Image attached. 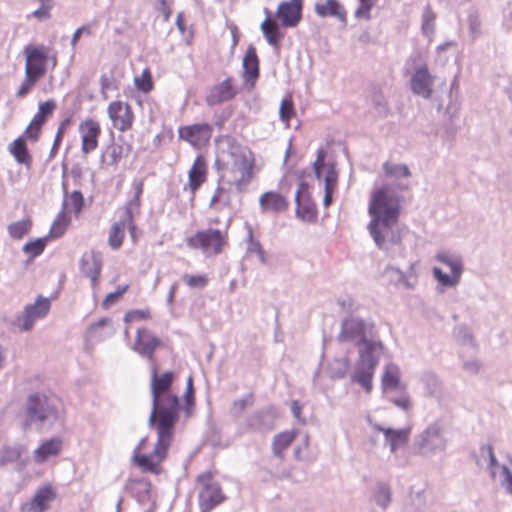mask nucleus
<instances>
[{"instance_id":"nucleus-1","label":"nucleus","mask_w":512,"mask_h":512,"mask_svg":"<svg viewBox=\"0 0 512 512\" xmlns=\"http://www.w3.org/2000/svg\"><path fill=\"white\" fill-rule=\"evenodd\" d=\"M373 323L358 317H347L341 323L338 341L359 347V359L351 375L352 382L360 384L367 393L372 390V378L383 352L382 342L375 339Z\"/></svg>"},{"instance_id":"nucleus-2","label":"nucleus","mask_w":512,"mask_h":512,"mask_svg":"<svg viewBox=\"0 0 512 512\" xmlns=\"http://www.w3.org/2000/svg\"><path fill=\"white\" fill-rule=\"evenodd\" d=\"M174 374L167 371L162 375L157 374V368L153 367L151 375L152 410L150 423L154 424L158 419L159 429L164 432L171 425H176L179 420V411L184 410L186 418L193 414L195 406L193 379L189 377L186 383V390L183 396L184 405L180 406L177 395L170 391Z\"/></svg>"},{"instance_id":"nucleus-3","label":"nucleus","mask_w":512,"mask_h":512,"mask_svg":"<svg viewBox=\"0 0 512 512\" xmlns=\"http://www.w3.org/2000/svg\"><path fill=\"white\" fill-rule=\"evenodd\" d=\"M368 213L371 216L368 230L378 248L388 250L389 244H400V198L390 187L383 186L372 193Z\"/></svg>"},{"instance_id":"nucleus-4","label":"nucleus","mask_w":512,"mask_h":512,"mask_svg":"<svg viewBox=\"0 0 512 512\" xmlns=\"http://www.w3.org/2000/svg\"><path fill=\"white\" fill-rule=\"evenodd\" d=\"M157 419L159 418L157 417ZM148 425L150 428L155 429L157 433V442L155 447L150 454H140V451L144 448L147 442V437L142 438L134 448L132 462L140 467L143 472L158 474L160 471V463L165 459L167 451L172 443L175 425H171L164 432L159 429L158 420H156L154 424H151L149 418Z\"/></svg>"},{"instance_id":"nucleus-5","label":"nucleus","mask_w":512,"mask_h":512,"mask_svg":"<svg viewBox=\"0 0 512 512\" xmlns=\"http://www.w3.org/2000/svg\"><path fill=\"white\" fill-rule=\"evenodd\" d=\"M218 170H233L253 173L255 159L253 153L230 136L218 140Z\"/></svg>"},{"instance_id":"nucleus-6","label":"nucleus","mask_w":512,"mask_h":512,"mask_svg":"<svg viewBox=\"0 0 512 512\" xmlns=\"http://www.w3.org/2000/svg\"><path fill=\"white\" fill-rule=\"evenodd\" d=\"M23 426L36 429H50L58 421L54 403L43 394L30 395L23 407Z\"/></svg>"},{"instance_id":"nucleus-7","label":"nucleus","mask_w":512,"mask_h":512,"mask_svg":"<svg viewBox=\"0 0 512 512\" xmlns=\"http://www.w3.org/2000/svg\"><path fill=\"white\" fill-rule=\"evenodd\" d=\"M446 434L447 427L442 421L436 420L431 422L425 429L414 436L412 443L413 453L424 458L445 453L449 445V439Z\"/></svg>"},{"instance_id":"nucleus-8","label":"nucleus","mask_w":512,"mask_h":512,"mask_svg":"<svg viewBox=\"0 0 512 512\" xmlns=\"http://www.w3.org/2000/svg\"><path fill=\"white\" fill-rule=\"evenodd\" d=\"M228 245L227 229H213L198 231L187 239V246L192 249H200L206 256L220 254Z\"/></svg>"},{"instance_id":"nucleus-9","label":"nucleus","mask_w":512,"mask_h":512,"mask_svg":"<svg viewBox=\"0 0 512 512\" xmlns=\"http://www.w3.org/2000/svg\"><path fill=\"white\" fill-rule=\"evenodd\" d=\"M435 259L446 265L451 274L444 273L440 268H433V277L443 287H456L461 280L464 272V259L460 254L440 251L435 255Z\"/></svg>"},{"instance_id":"nucleus-10","label":"nucleus","mask_w":512,"mask_h":512,"mask_svg":"<svg viewBox=\"0 0 512 512\" xmlns=\"http://www.w3.org/2000/svg\"><path fill=\"white\" fill-rule=\"evenodd\" d=\"M200 485L199 506L201 512H210L225 499L219 484L212 481L210 473H204L197 477Z\"/></svg>"},{"instance_id":"nucleus-11","label":"nucleus","mask_w":512,"mask_h":512,"mask_svg":"<svg viewBox=\"0 0 512 512\" xmlns=\"http://www.w3.org/2000/svg\"><path fill=\"white\" fill-rule=\"evenodd\" d=\"M23 53L26 58L25 74L40 79L46 73V63L48 60L47 49L43 46H25Z\"/></svg>"},{"instance_id":"nucleus-12","label":"nucleus","mask_w":512,"mask_h":512,"mask_svg":"<svg viewBox=\"0 0 512 512\" xmlns=\"http://www.w3.org/2000/svg\"><path fill=\"white\" fill-rule=\"evenodd\" d=\"M50 309V301L48 298L39 296L34 304L26 305L24 311L17 316V324L21 331H29L33 328L34 323L44 318Z\"/></svg>"},{"instance_id":"nucleus-13","label":"nucleus","mask_w":512,"mask_h":512,"mask_svg":"<svg viewBox=\"0 0 512 512\" xmlns=\"http://www.w3.org/2000/svg\"><path fill=\"white\" fill-rule=\"evenodd\" d=\"M325 151L319 149L317 158L313 164L314 173L317 179H321L324 173V191L334 192L338 181V172L334 163H325Z\"/></svg>"},{"instance_id":"nucleus-14","label":"nucleus","mask_w":512,"mask_h":512,"mask_svg":"<svg viewBox=\"0 0 512 512\" xmlns=\"http://www.w3.org/2000/svg\"><path fill=\"white\" fill-rule=\"evenodd\" d=\"M212 127L207 123L193 124L179 128V137L196 148L206 145L211 138Z\"/></svg>"},{"instance_id":"nucleus-15","label":"nucleus","mask_w":512,"mask_h":512,"mask_svg":"<svg viewBox=\"0 0 512 512\" xmlns=\"http://www.w3.org/2000/svg\"><path fill=\"white\" fill-rule=\"evenodd\" d=\"M107 112L113 126L119 131H126L132 126L134 117L131 107L128 104L121 101H114L109 104Z\"/></svg>"},{"instance_id":"nucleus-16","label":"nucleus","mask_w":512,"mask_h":512,"mask_svg":"<svg viewBox=\"0 0 512 512\" xmlns=\"http://www.w3.org/2000/svg\"><path fill=\"white\" fill-rule=\"evenodd\" d=\"M434 77L429 73L426 64L416 68L411 78V90L414 94L429 99L432 95Z\"/></svg>"},{"instance_id":"nucleus-17","label":"nucleus","mask_w":512,"mask_h":512,"mask_svg":"<svg viewBox=\"0 0 512 512\" xmlns=\"http://www.w3.org/2000/svg\"><path fill=\"white\" fill-rule=\"evenodd\" d=\"M368 422L373 430L384 434L385 442L389 445L390 452L396 453L397 449L405 446L409 440V429H392L379 425L378 423L372 422L371 418H368Z\"/></svg>"},{"instance_id":"nucleus-18","label":"nucleus","mask_w":512,"mask_h":512,"mask_svg":"<svg viewBox=\"0 0 512 512\" xmlns=\"http://www.w3.org/2000/svg\"><path fill=\"white\" fill-rule=\"evenodd\" d=\"M56 498V493L51 486H44L36 490L29 502L21 506L22 512H45L50 508V503Z\"/></svg>"},{"instance_id":"nucleus-19","label":"nucleus","mask_w":512,"mask_h":512,"mask_svg":"<svg viewBox=\"0 0 512 512\" xmlns=\"http://www.w3.org/2000/svg\"><path fill=\"white\" fill-rule=\"evenodd\" d=\"M102 269V257L95 251L85 252L80 259L81 272L90 279L91 287L98 285V278Z\"/></svg>"},{"instance_id":"nucleus-20","label":"nucleus","mask_w":512,"mask_h":512,"mask_svg":"<svg viewBox=\"0 0 512 512\" xmlns=\"http://www.w3.org/2000/svg\"><path fill=\"white\" fill-rule=\"evenodd\" d=\"M81 134V150L84 154L94 151L98 146V137L101 133V128L98 122L87 119L79 125Z\"/></svg>"},{"instance_id":"nucleus-21","label":"nucleus","mask_w":512,"mask_h":512,"mask_svg":"<svg viewBox=\"0 0 512 512\" xmlns=\"http://www.w3.org/2000/svg\"><path fill=\"white\" fill-rule=\"evenodd\" d=\"M161 345L158 337L153 335L147 329H138L133 350L148 359L153 358L154 351Z\"/></svg>"},{"instance_id":"nucleus-22","label":"nucleus","mask_w":512,"mask_h":512,"mask_svg":"<svg viewBox=\"0 0 512 512\" xmlns=\"http://www.w3.org/2000/svg\"><path fill=\"white\" fill-rule=\"evenodd\" d=\"M302 3L303 0H290L279 4L276 15L283 26L294 27L300 22Z\"/></svg>"},{"instance_id":"nucleus-23","label":"nucleus","mask_w":512,"mask_h":512,"mask_svg":"<svg viewBox=\"0 0 512 512\" xmlns=\"http://www.w3.org/2000/svg\"><path fill=\"white\" fill-rule=\"evenodd\" d=\"M219 180L225 185H230L238 194L247 191L253 178V173L233 170H219Z\"/></svg>"},{"instance_id":"nucleus-24","label":"nucleus","mask_w":512,"mask_h":512,"mask_svg":"<svg viewBox=\"0 0 512 512\" xmlns=\"http://www.w3.org/2000/svg\"><path fill=\"white\" fill-rule=\"evenodd\" d=\"M314 11L319 17H334L346 25V10L338 0H318L315 3Z\"/></svg>"},{"instance_id":"nucleus-25","label":"nucleus","mask_w":512,"mask_h":512,"mask_svg":"<svg viewBox=\"0 0 512 512\" xmlns=\"http://www.w3.org/2000/svg\"><path fill=\"white\" fill-rule=\"evenodd\" d=\"M401 372L394 363H388L384 368L381 385L384 395L396 393L399 389L406 387L400 380Z\"/></svg>"},{"instance_id":"nucleus-26","label":"nucleus","mask_w":512,"mask_h":512,"mask_svg":"<svg viewBox=\"0 0 512 512\" xmlns=\"http://www.w3.org/2000/svg\"><path fill=\"white\" fill-rule=\"evenodd\" d=\"M237 91L231 83V79L227 78L216 85L206 97L209 106H215L223 102L231 100Z\"/></svg>"},{"instance_id":"nucleus-27","label":"nucleus","mask_w":512,"mask_h":512,"mask_svg":"<svg viewBox=\"0 0 512 512\" xmlns=\"http://www.w3.org/2000/svg\"><path fill=\"white\" fill-rule=\"evenodd\" d=\"M206 174V160L203 156L199 155L194 160V163L188 173V187L192 195H194L198 188L202 185V183L205 182Z\"/></svg>"},{"instance_id":"nucleus-28","label":"nucleus","mask_w":512,"mask_h":512,"mask_svg":"<svg viewBox=\"0 0 512 512\" xmlns=\"http://www.w3.org/2000/svg\"><path fill=\"white\" fill-rule=\"evenodd\" d=\"M307 190V185L301 183L295 194V202L297 204L296 214L305 221H313L316 219L315 204L308 198L303 197V193Z\"/></svg>"},{"instance_id":"nucleus-29","label":"nucleus","mask_w":512,"mask_h":512,"mask_svg":"<svg viewBox=\"0 0 512 512\" xmlns=\"http://www.w3.org/2000/svg\"><path fill=\"white\" fill-rule=\"evenodd\" d=\"M62 442L59 438H51L44 441L37 449L33 452L34 462L42 464L47 461L50 457L57 456L61 451Z\"/></svg>"},{"instance_id":"nucleus-30","label":"nucleus","mask_w":512,"mask_h":512,"mask_svg":"<svg viewBox=\"0 0 512 512\" xmlns=\"http://www.w3.org/2000/svg\"><path fill=\"white\" fill-rule=\"evenodd\" d=\"M259 204L262 212H282L287 206L288 202L284 196L279 193L269 191L261 195Z\"/></svg>"},{"instance_id":"nucleus-31","label":"nucleus","mask_w":512,"mask_h":512,"mask_svg":"<svg viewBox=\"0 0 512 512\" xmlns=\"http://www.w3.org/2000/svg\"><path fill=\"white\" fill-rule=\"evenodd\" d=\"M236 195H239L233 187L225 185L221 180L218 179V186L212 196L209 206L216 207H231L233 199Z\"/></svg>"},{"instance_id":"nucleus-32","label":"nucleus","mask_w":512,"mask_h":512,"mask_svg":"<svg viewBox=\"0 0 512 512\" xmlns=\"http://www.w3.org/2000/svg\"><path fill=\"white\" fill-rule=\"evenodd\" d=\"M421 383L424 389V395L430 398L440 399L444 395L443 383L432 372H425L421 375Z\"/></svg>"},{"instance_id":"nucleus-33","label":"nucleus","mask_w":512,"mask_h":512,"mask_svg":"<svg viewBox=\"0 0 512 512\" xmlns=\"http://www.w3.org/2000/svg\"><path fill=\"white\" fill-rule=\"evenodd\" d=\"M476 464L478 466L485 465L489 470L492 479L496 477V467L499 466L498 461L493 452V447L489 444L482 445L479 449V454L476 457Z\"/></svg>"},{"instance_id":"nucleus-34","label":"nucleus","mask_w":512,"mask_h":512,"mask_svg":"<svg viewBox=\"0 0 512 512\" xmlns=\"http://www.w3.org/2000/svg\"><path fill=\"white\" fill-rule=\"evenodd\" d=\"M296 437L294 431H283L274 436L272 441L273 455L280 460L284 459V451L290 446Z\"/></svg>"},{"instance_id":"nucleus-35","label":"nucleus","mask_w":512,"mask_h":512,"mask_svg":"<svg viewBox=\"0 0 512 512\" xmlns=\"http://www.w3.org/2000/svg\"><path fill=\"white\" fill-rule=\"evenodd\" d=\"M9 152L14 156L19 164H24L27 167L31 165V156L28 153L27 146L23 138L15 139L9 145Z\"/></svg>"},{"instance_id":"nucleus-36","label":"nucleus","mask_w":512,"mask_h":512,"mask_svg":"<svg viewBox=\"0 0 512 512\" xmlns=\"http://www.w3.org/2000/svg\"><path fill=\"white\" fill-rule=\"evenodd\" d=\"M245 75L249 79H256L259 75V64L256 51L253 47L248 48L243 58Z\"/></svg>"},{"instance_id":"nucleus-37","label":"nucleus","mask_w":512,"mask_h":512,"mask_svg":"<svg viewBox=\"0 0 512 512\" xmlns=\"http://www.w3.org/2000/svg\"><path fill=\"white\" fill-rule=\"evenodd\" d=\"M266 412L258 410L252 413L246 419V427L253 432H263L271 430L272 427L265 422Z\"/></svg>"},{"instance_id":"nucleus-38","label":"nucleus","mask_w":512,"mask_h":512,"mask_svg":"<svg viewBox=\"0 0 512 512\" xmlns=\"http://www.w3.org/2000/svg\"><path fill=\"white\" fill-rule=\"evenodd\" d=\"M126 227L128 228V222L123 218L112 225L108 238V243L112 249L121 247Z\"/></svg>"},{"instance_id":"nucleus-39","label":"nucleus","mask_w":512,"mask_h":512,"mask_svg":"<svg viewBox=\"0 0 512 512\" xmlns=\"http://www.w3.org/2000/svg\"><path fill=\"white\" fill-rule=\"evenodd\" d=\"M385 397L396 407L404 411H409L413 407V402L409 393L406 391V387L399 389L396 393L385 394Z\"/></svg>"},{"instance_id":"nucleus-40","label":"nucleus","mask_w":512,"mask_h":512,"mask_svg":"<svg viewBox=\"0 0 512 512\" xmlns=\"http://www.w3.org/2000/svg\"><path fill=\"white\" fill-rule=\"evenodd\" d=\"M261 31L270 45L278 47L280 30L276 22L267 17L261 24Z\"/></svg>"},{"instance_id":"nucleus-41","label":"nucleus","mask_w":512,"mask_h":512,"mask_svg":"<svg viewBox=\"0 0 512 512\" xmlns=\"http://www.w3.org/2000/svg\"><path fill=\"white\" fill-rule=\"evenodd\" d=\"M383 169L387 177L394 179L409 178L411 176L409 167L406 164L385 162Z\"/></svg>"},{"instance_id":"nucleus-42","label":"nucleus","mask_w":512,"mask_h":512,"mask_svg":"<svg viewBox=\"0 0 512 512\" xmlns=\"http://www.w3.org/2000/svg\"><path fill=\"white\" fill-rule=\"evenodd\" d=\"M349 360L347 358H337L334 359L328 367V373L331 378L341 379L344 378L348 368H349Z\"/></svg>"},{"instance_id":"nucleus-43","label":"nucleus","mask_w":512,"mask_h":512,"mask_svg":"<svg viewBox=\"0 0 512 512\" xmlns=\"http://www.w3.org/2000/svg\"><path fill=\"white\" fill-rule=\"evenodd\" d=\"M31 226H32V222L29 218H27V219L9 224L7 227V230H8L9 235L13 239H21L24 237V235H26L30 231Z\"/></svg>"},{"instance_id":"nucleus-44","label":"nucleus","mask_w":512,"mask_h":512,"mask_svg":"<svg viewBox=\"0 0 512 512\" xmlns=\"http://www.w3.org/2000/svg\"><path fill=\"white\" fill-rule=\"evenodd\" d=\"M392 492L386 483H378L374 494V500L378 506L386 509L391 502Z\"/></svg>"},{"instance_id":"nucleus-45","label":"nucleus","mask_w":512,"mask_h":512,"mask_svg":"<svg viewBox=\"0 0 512 512\" xmlns=\"http://www.w3.org/2000/svg\"><path fill=\"white\" fill-rule=\"evenodd\" d=\"M69 222L70 218L67 214L64 211L60 212L51 226L50 236L53 238L61 237L66 231Z\"/></svg>"},{"instance_id":"nucleus-46","label":"nucleus","mask_w":512,"mask_h":512,"mask_svg":"<svg viewBox=\"0 0 512 512\" xmlns=\"http://www.w3.org/2000/svg\"><path fill=\"white\" fill-rule=\"evenodd\" d=\"M83 206V196L79 191H73L69 196L63 200L64 210L68 212L74 211L75 213H79Z\"/></svg>"},{"instance_id":"nucleus-47","label":"nucleus","mask_w":512,"mask_h":512,"mask_svg":"<svg viewBox=\"0 0 512 512\" xmlns=\"http://www.w3.org/2000/svg\"><path fill=\"white\" fill-rule=\"evenodd\" d=\"M139 206H140V197L135 195L133 197V199H131L129 201V203L127 204V206L125 207V212H124L123 219L127 220V222H128V229H129V231H130L132 236L134 235V231H135V228H136V226H135V224L133 222L134 213H135V211H138Z\"/></svg>"},{"instance_id":"nucleus-48","label":"nucleus","mask_w":512,"mask_h":512,"mask_svg":"<svg viewBox=\"0 0 512 512\" xmlns=\"http://www.w3.org/2000/svg\"><path fill=\"white\" fill-rule=\"evenodd\" d=\"M454 335L456 340L462 345H469L476 347V342L473 338L472 332L465 325H459L454 329Z\"/></svg>"},{"instance_id":"nucleus-49","label":"nucleus","mask_w":512,"mask_h":512,"mask_svg":"<svg viewBox=\"0 0 512 512\" xmlns=\"http://www.w3.org/2000/svg\"><path fill=\"white\" fill-rule=\"evenodd\" d=\"M46 242H47L46 237L38 238L34 241L27 242L23 246V251L26 254H29L32 258H34V257L40 255L44 251Z\"/></svg>"},{"instance_id":"nucleus-50","label":"nucleus","mask_w":512,"mask_h":512,"mask_svg":"<svg viewBox=\"0 0 512 512\" xmlns=\"http://www.w3.org/2000/svg\"><path fill=\"white\" fill-rule=\"evenodd\" d=\"M45 121H46V118L43 117L40 113H37L33 117L30 125L26 129L27 136L30 139L36 141L38 139L39 131H40L42 125L45 123Z\"/></svg>"},{"instance_id":"nucleus-51","label":"nucleus","mask_w":512,"mask_h":512,"mask_svg":"<svg viewBox=\"0 0 512 512\" xmlns=\"http://www.w3.org/2000/svg\"><path fill=\"white\" fill-rule=\"evenodd\" d=\"M248 239H249V241H248V246H247V252L255 253L258 256L259 261L261 263H265L266 262L265 252L262 249L259 241L254 240L252 230L250 228L248 231Z\"/></svg>"},{"instance_id":"nucleus-52","label":"nucleus","mask_w":512,"mask_h":512,"mask_svg":"<svg viewBox=\"0 0 512 512\" xmlns=\"http://www.w3.org/2000/svg\"><path fill=\"white\" fill-rule=\"evenodd\" d=\"M435 14L430 7H426L423 13L422 31L430 37L434 33Z\"/></svg>"},{"instance_id":"nucleus-53","label":"nucleus","mask_w":512,"mask_h":512,"mask_svg":"<svg viewBox=\"0 0 512 512\" xmlns=\"http://www.w3.org/2000/svg\"><path fill=\"white\" fill-rule=\"evenodd\" d=\"M294 105L291 99H283L279 108L280 120L288 124L289 120L294 116Z\"/></svg>"},{"instance_id":"nucleus-54","label":"nucleus","mask_w":512,"mask_h":512,"mask_svg":"<svg viewBox=\"0 0 512 512\" xmlns=\"http://www.w3.org/2000/svg\"><path fill=\"white\" fill-rule=\"evenodd\" d=\"M253 405V395L248 394L241 399H237L233 402L232 412L235 416H240L244 410Z\"/></svg>"},{"instance_id":"nucleus-55","label":"nucleus","mask_w":512,"mask_h":512,"mask_svg":"<svg viewBox=\"0 0 512 512\" xmlns=\"http://www.w3.org/2000/svg\"><path fill=\"white\" fill-rule=\"evenodd\" d=\"M182 279L191 288H204L208 283L206 276L203 275L185 274Z\"/></svg>"},{"instance_id":"nucleus-56","label":"nucleus","mask_w":512,"mask_h":512,"mask_svg":"<svg viewBox=\"0 0 512 512\" xmlns=\"http://www.w3.org/2000/svg\"><path fill=\"white\" fill-rule=\"evenodd\" d=\"M128 285H124L123 287H118L115 292L109 293L105 299L103 300V307L108 308L114 303H116L121 296L127 291Z\"/></svg>"},{"instance_id":"nucleus-57","label":"nucleus","mask_w":512,"mask_h":512,"mask_svg":"<svg viewBox=\"0 0 512 512\" xmlns=\"http://www.w3.org/2000/svg\"><path fill=\"white\" fill-rule=\"evenodd\" d=\"M135 85L143 92H149L152 89L151 77L148 71H144L141 78H135Z\"/></svg>"},{"instance_id":"nucleus-58","label":"nucleus","mask_w":512,"mask_h":512,"mask_svg":"<svg viewBox=\"0 0 512 512\" xmlns=\"http://www.w3.org/2000/svg\"><path fill=\"white\" fill-rule=\"evenodd\" d=\"M69 123L68 120H64L60 126L58 127V130H57V133H56V136H55V139H54V143H53V146H52V149H51V152H50V157H53L59 146H60V143L62 141V138H63V135H64V132H65V129H66V126L67 124Z\"/></svg>"},{"instance_id":"nucleus-59","label":"nucleus","mask_w":512,"mask_h":512,"mask_svg":"<svg viewBox=\"0 0 512 512\" xmlns=\"http://www.w3.org/2000/svg\"><path fill=\"white\" fill-rule=\"evenodd\" d=\"M54 5H40L38 9L31 13V16L38 20H48L51 17V10Z\"/></svg>"},{"instance_id":"nucleus-60","label":"nucleus","mask_w":512,"mask_h":512,"mask_svg":"<svg viewBox=\"0 0 512 512\" xmlns=\"http://www.w3.org/2000/svg\"><path fill=\"white\" fill-rule=\"evenodd\" d=\"M502 476L501 485L505 489L506 493L512 494V473L507 466H502Z\"/></svg>"},{"instance_id":"nucleus-61","label":"nucleus","mask_w":512,"mask_h":512,"mask_svg":"<svg viewBox=\"0 0 512 512\" xmlns=\"http://www.w3.org/2000/svg\"><path fill=\"white\" fill-rule=\"evenodd\" d=\"M37 81L38 79L32 77L31 75L28 76V74H25V80L23 81L19 90L17 91V96H25Z\"/></svg>"},{"instance_id":"nucleus-62","label":"nucleus","mask_w":512,"mask_h":512,"mask_svg":"<svg viewBox=\"0 0 512 512\" xmlns=\"http://www.w3.org/2000/svg\"><path fill=\"white\" fill-rule=\"evenodd\" d=\"M56 108V103L54 100H47L44 103L39 105L38 113H40L43 117L47 118L50 116L54 109Z\"/></svg>"},{"instance_id":"nucleus-63","label":"nucleus","mask_w":512,"mask_h":512,"mask_svg":"<svg viewBox=\"0 0 512 512\" xmlns=\"http://www.w3.org/2000/svg\"><path fill=\"white\" fill-rule=\"evenodd\" d=\"M372 7H373L372 2H369V1L360 2V6L355 11V16L357 18H361V17L369 18L370 17L369 13H370V10L372 9Z\"/></svg>"},{"instance_id":"nucleus-64","label":"nucleus","mask_w":512,"mask_h":512,"mask_svg":"<svg viewBox=\"0 0 512 512\" xmlns=\"http://www.w3.org/2000/svg\"><path fill=\"white\" fill-rule=\"evenodd\" d=\"M481 366H482V364L477 359L465 361L463 363V369L470 374H477L479 372Z\"/></svg>"}]
</instances>
